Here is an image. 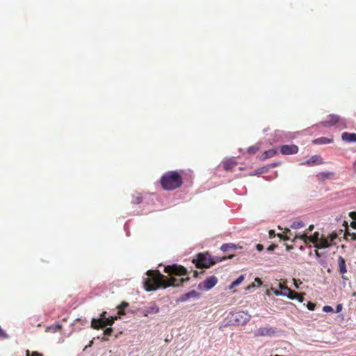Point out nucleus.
Listing matches in <instances>:
<instances>
[{
  "label": "nucleus",
  "instance_id": "obj_1",
  "mask_svg": "<svg viewBox=\"0 0 356 356\" xmlns=\"http://www.w3.org/2000/svg\"><path fill=\"white\" fill-rule=\"evenodd\" d=\"M183 281V279L177 280L174 277L165 279L164 275L158 270H148L147 277L144 278L143 284L146 291H150L159 287L166 288L170 286H179Z\"/></svg>",
  "mask_w": 356,
  "mask_h": 356
},
{
  "label": "nucleus",
  "instance_id": "obj_2",
  "mask_svg": "<svg viewBox=\"0 0 356 356\" xmlns=\"http://www.w3.org/2000/svg\"><path fill=\"white\" fill-rule=\"evenodd\" d=\"M295 238L302 240L305 244L312 243L316 248L323 249L336 245L338 236L335 232H332L327 236L321 235L318 232H315L312 236H307V233H304L296 235Z\"/></svg>",
  "mask_w": 356,
  "mask_h": 356
},
{
  "label": "nucleus",
  "instance_id": "obj_3",
  "mask_svg": "<svg viewBox=\"0 0 356 356\" xmlns=\"http://www.w3.org/2000/svg\"><path fill=\"white\" fill-rule=\"evenodd\" d=\"M161 183L165 190H173L181 185L182 179L177 172L170 171L162 176Z\"/></svg>",
  "mask_w": 356,
  "mask_h": 356
},
{
  "label": "nucleus",
  "instance_id": "obj_4",
  "mask_svg": "<svg viewBox=\"0 0 356 356\" xmlns=\"http://www.w3.org/2000/svg\"><path fill=\"white\" fill-rule=\"evenodd\" d=\"M107 313L103 312L98 320L92 318L91 321V327L93 329H99L104 327L106 325H112L115 320L118 319V316H106Z\"/></svg>",
  "mask_w": 356,
  "mask_h": 356
},
{
  "label": "nucleus",
  "instance_id": "obj_5",
  "mask_svg": "<svg viewBox=\"0 0 356 356\" xmlns=\"http://www.w3.org/2000/svg\"><path fill=\"white\" fill-rule=\"evenodd\" d=\"M251 315L244 311L236 312L231 314V319L238 325H243L250 321Z\"/></svg>",
  "mask_w": 356,
  "mask_h": 356
},
{
  "label": "nucleus",
  "instance_id": "obj_6",
  "mask_svg": "<svg viewBox=\"0 0 356 356\" xmlns=\"http://www.w3.org/2000/svg\"><path fill=\"white\" fill-rule=\"evenodd\" d=\"M215 264L212 260L210 255L206 254H199L197 255L196 266L197 268H209L210 266Z\"/></svg>",
  "mask_w": 356,
  "mask_h": 356
},
{
  "label": "nucleus",
  "instance_id": "obj_7",
  "mask_svg": "<svg viewBox=\"0 0 356 356\" xmlns=\"http://www.w3.org/2000/svg\"><path fill=\"white\" fill-rule=\"evenodd\" d=\"M217 283L218 278L213 275L210 276L203 282H200L197 286V289L200 290L209 291Z\"/></svg>",
  "mask_w": 356,
  "mask_h": 356
},
{
  "label": "nucleus",
  "instance_id": "obj_8",
  "mask_svg": "<svg viewBox=\"0 0 356 356\" xmlns=\"http://www.w3.org/2000/svg\"><path fill=\"white\" fill-rule=\"evenodd\" d=\"M276 330L273 327H260L254 332L255 337H273L275 334Z\"/></svg>",
  "mask_w": 356,
  "mask_h": 356
},
{
  "label": "nucleus",
  "instance_id": "obj_9",
  "mask_svg": "<svg viewBox=\"0 0 356 356\" xmlns=\"http://www.w3.org/2000/svg\"><path fill=\"white\" fill-rule=\"evenodd\" d=\"M165 272L168 274L184 275L186 274V269L181 266L174 264L172 266H166L165 268Z\"/></svg>",
  "mask_w": 356,
  "mask_h": 356
},
{
  "label": "nucleus",
  "instance_id": "obj_10",
  "mask_svg": "<svg viewBox=\"0 0 356 356\" xmlns=\"http://www.w3.org/2000/svg\"><path fill=\"white\" fill-rule=\"evenodd\" d=\"M280 152L284 155L295 154L298 152V147L295 145H284L280 147Z\"/></svg>",
  "mask_w": 356,
  "mask_h": 356
},
{
  "label": "nucleus",
  "instance_id": "obj_11",
  "mask_svg": "<svg viewBox=\"0 0 356 356\" xmlns=\"http://www.w3.org/2000/svg\"><path fill=\"white\" fill-rule=\"evenodd\" d=\"M323 163V159L319 155H314L310 159L300 164L302 165L314 166Z\"/></svg>",
  "mask_w": 356,
  "mask_h": 356
},
{
  "label": "nucleus",
  "instance_id": "obj_12",
  "mask_svg": "<svg viewBox=\"0 0 356 356\" xmlns=\"http://www.w3.org/2000/svg\"><path fill=\"white\" fill-rule=\"evenodd\" d=\"M200 294L198 292L195 291V290H191L189 292L181 296L179 298V301L186 302L188 299H191V298L198 299V298H200Z\"/></svg>",
  "mask_w": 356,
  "mask_h": 356
},
{
  "label": "nucleus",
  "instance_id": "obj_13",
  "mask_svg": "<svg viewBox=\"0 0 356 356\" xmlns=\"http://www.w3.org/2000/svg\"><path fill=\"white\" fill-rule=\"evenodd\" d=\"M341 139L347 143H355L356 142V134L343 132L341 134Z\"/></svg>",
  "mask_w": 356,
  "mask_h": 356
},
{
  "label": "nucleus",
  "instance_id": "obj_14",
  "mask_svg": "<svg viewBox=\"0 0 356 356\" xmlns=\"http://www.w3.org/2000/svg\"><path fill=\"white\" fill-rule=\"evenodd\" d=\"M159 308L155 304H152L144 309L143 312L144 316H147L149 314H156L159 312Z\"/></svg>",
  "mask_w": 356,
  "mask_h": 356
},
{
  "label": "nucleus",
  "instance_id": "obj_15",
  "mask_svg": "<svg viewBox=\"0 0 356 356\" xmlns=\"http://www.w3.org/2000/svg\"><path fill=\"white\" fill-rule=\"evenodd\" d=\"M328 118L330 119L329 120L322 122L324 126H331L340 122L339 117L338 115H330Z\"/></svg>",
  "mask_w": 356,
  "mask_h": 356
},
{
  "label": "nucleus",
  "instance_id": "obj_16",
  "mask_svg": "<svg viewBox=\"0 0 356 356\" xmlns=\"http://www.w3.org/2000/svg\"><path fill=\"white\" fill-rule=\"evenodd\" d=\"M277 153V149H271L267 151H265L260 156L261 160H266L268 158H271L274 156Z\"/></svg>",
  "mask_w": 356,
  "mask_h": 356
},
{
  "label": "nucleus",
  "instance_id": "obj_17",
  "mask_svg": "<svg viewBox=\"0 0 356 356\" xmlns=\"http://www.w3.org/2000/svg\"><path fill=\"white\" fill-rule=\"evenodd\" d=\"M350 216L353 219V221L350 222V226L356 229V211L350 213ZM349 235L351 236L353 240H356V232L351 234L349 233Z\"/></svg>",
  "mask_w": 356,
  "mask_h": 356
},
{
  "label": "nucleus",
  "instance_id": "obj_18",
  "mask_svg": "<svg viewBox=\"0 0 356 356\" xmlns=\"http://www.w3.org/2000/svg\"><path fill=\"white\" fill-rule=\"evenodd\" d=\"M332 142V139L325 138V137H321L316 139H314L312 143L314 144H318V145H324V144H329Z\"/></svg>",
  "mask_w": 356,
  "mask_h": 356
},
{
  "label": "nucleus",
  "instance_id": "obj_19",
  "mask_svg": "<svg viewBox=\"0 0 356 356\" xmlns=\"http://www.w3.org/2000/svg\"><path fill=\"white\" fill-rule=\"evenodd\" d=\"M236 165V161L234 159H229L224 161L223 166L226 170H231Z\"/></svg>",
  "mask_w": 356,
  "mask_h": 356
},
{
  "label": "nucleus",
  "instance_id": "obj_20",
  "mask_svg": "<svg viewBox=\"0 0 356 356\" xmlns=\"http://www.w3.org/2000/svg\"><path fill=\"white\" fill-rule=\"evenodd\" d=\"M338 264L339 267V271L341 274H344L347 272L346 262L344 259L342 257H339L338 259Z\"/></svg>",
  "mask_w": 356,
  "mask_h": 356
},
{
  "label": "nucleus",
  "instance_id": "obj_21",
  "mask_svg": "<svg viewBox=\"0 0 356 356\" xmlns=\"http://www.w3.org/2000/svg\"><path fill=\"white\" fill-rule=\"evenodd\" d=\"M244 279L245 276L243 275H240L236 280L232 282V284L228 287L229 289H232L233 288L240 285Z\"/></svg>",
  "mask_w": 356,
  "mask_h": 356
},
{
  "label": "nucleus",
  "instance_id": "obj_22",
  "mask_svg": "<svg viewBox=\"0 0 356 356\" xmlns=\"http://www.w3.org/2000/svg\"><path fill=\"white\" fill-rule=\"evenodd\" d=\"M62 326L60 324H54L47 327L46 332L55 333L61 330Z\"/></svg>",
  "mask_w": 356,
  "mask_h": 356
},
{
  "label": "nucleus",
  "instance_id": "obj_23",
  "mask_svg": "<svg viewBox=\"0 0 356 356\" xmlns=\"http://www.w3.org/2000/svg\"><path fill=\"white\" fill-rule=\"evenodd\" d=\"M289 298L291 300L297 299L300 302H302L304 300V298L302 296H300L298 293L293 291L291 290V294H289L288 296Z\"/></svg>",
  "mask_w": 356,
  "mask_h": 356
},
{
  "label": "nucleus",
  "instance_id": "obj_24",
  "mask_svg": "<svg viewBox=\"0 0 356 356\" xmlns=\"http://www.w3.org/2000/svg\"><path fill=\"white\" fill-rule=\"evenodd\" d=\"M262 284V282L259 278H255L254 282L247 286L246 290L251 291L252 289L259 287Z\"/></svg>",
  "mask_w": 356,
  "mask_h": 356
},
{
  "label": "nucleus",
  "instance_id": "obj_25",
  "mask_svg": "<svg viewBox=\"0 0 356 356\" xmlns=\"http://www.w3.org/2000/svg\"><path fill=\"white\" fill-rule=\"evenodd\" d=\"M304 226H305V224L303 222L295 221L291 224V227L292 229H300V228L303 227Z\"/></svg>",
  "mask_w": 356,
  "mask_h": 356
},
{
  "label": "nucleus",
  "instance_id": "obj_26",
  "mask_svg": "<svg viewBox=\"0 0 356 356\" xmlns=\"http://www.w3.org/2000/svg\"><path fill=\"white\" fill-rule=\"evenodd\" d=\"M260 149L259 145L257 144L255 145L251 146L248 149V152L250 154H255Z\"/></svg>",
  "mask_w": 356,
  "mask_h": 356
},
{
  "label": "nucleus",
  "instance_id": "obj_27",
  "mask_svg": "<svg viewBox=\"0 0 356 356\" xmlns=\"http://www.w3.org/2000/svg\"><path fill=\"white\" fill-rule=\"evenodd\" d=\"M113 332V329L111 327H108L104 331V337L102 338L104 341H107L108 338L106 336H110Z\"/></svg>",
  "mask_w": 356,
  "mask_h": 356
},
{
  "label": "nucleus",
  "instance_id": "obj_28",
  "mask_svg": "<svg viewBox=\"0 0 356 356\" xmlns=\"http://www.w3.org/2000/svg\"><path fill=\"white\" fill-rule=\"evenodd\" d=\"M332 175H333V173H332V172H321L319 174V177L321 179H328Z\"/></svg>",
  "mask_w": 356,
  "mask_h": 356
},
{
  "label": "nucleus",
  "instance_id": "obj_29",
  "mask_svg": "<svg viewBox=\"0 0 356 356\" xmlns=\"http://www.w3.org/2000/svg\"><path fill=\"white\" fill-rule=\"evenodd\" d=\"M127 306H128V304L127 302H122V305L118 307V308H119L118 314L123 315L124 313V312L122 311V309L127 307Z\"/></svg>",
  "mask_w": 356,
  "mask_h": 356
},
{
  "label": "nucleus",
  "instance_id": "obj_30",
  "mask_svg": "<svg viewBox=\"0 0 356 356\" xmlns=\"http://www.w3.org/2000/svg\"><path fill=\"white\" fill-rule=\"evenodd\" d=\"M282 296H289V294H291V290L289 289L288 287H284V290L282 291Z\"/></svg>",
  "mask_w": 356,
  "mask_h": 356
},
{
  "label": "nucleus",
  "instance_id": "obj_31",
  "mask_svg": "<svg viewBox=\"0 0 356 356\" xmlns=\"http://www.w3.org/2000/svg\"><path fill=\"white\" fill-rule=\"evenodd\" d=\"M323 311L324 312L328 313V312H332L334 311V309L331 306L325 305L323 307Z\"/></svg>",
  "mask_w": 356,
  "mask_h": 356
},
{
  "label": "nucleus",
  "instance_id": "obj_32",
  "mask_svg": "<svg viewBox=\"0 0 356 356\" xmlns=\"http://www.w3.org/2000/svg\"><path fill=\"white\" fill-rule=\"evenodd\" d=\"M307 307L309 310L313 311L315 309L316 305L313 302H309L307 303Z\"/></svg>",
  "mask_w": 356,
  "mask_h": 356
},
{
  "label": "nucleus",
  "instance_id": "obj_33",
  "mask_svg": "<svg viewBox=\"0 0 356 356\" xmlns=\"http://www.w3.org/2000/svg\"><path fill=\"white\" fill-rule=\"evenodd\" d=\"M229 247V244H223V245L221 246L220 249H221V250H222L223 252H225V251H227V250H228Z\"/></svg>",
  "mask_w": 356,
  "mask_h": 356
},
{
  "label": "nucleus",
  "instance_id": "obj_34",
  "mask_svg": "<svg viewBox=\"0 0 356 356\" xmlns=\"http://www.w3.org/2000/svg\"><path fill=\"white\" fill-rule=\"evenodd\" d=\"M133 203L138 204L141 202V197L140 196H137L136 199L132 200Z\"/></svg>",
  "mask_w": 356,
  "mask_h": 356
},
{
  "label": "nucleus",
  "instance_id": "obj_35",
  "mask_svg": "<svg viewBox=\"0 0 356 356\" xmlns=\"http://www.w3.org/2000/svg\"><path fill=\"white\" fill-rule=\"evenodd\" d=\"M342 308H343L342 305L341 304H338L337 307H336V312L337 313L340 312L342 310Z\"/></svg>",
  "mask_w": 356,
  "mask_h": 356
},
{
  "label": "nucleus",
  "instance_id": "obj_36",
  "mask_svg": "<svg viewBox=\"0 0 356 356\" xmlns=\"http://www.w3.org/2000/svg\"><path fill=\"white\" fill-rule=\"evenodd\" d=\"M276 247H277V245H270V246L267 248V250H268V252L273 251V250H275V248Z\"/></svg>",
  "mask_w": 356,
  "mask_h": 356
},
{
  "label": "nucleus",
  "instance_id": "obj_37",
  "mask_svg": "<svg viewBox=\"0 0 356 356\" xmlns=\"http://www.w3.org/2000/svg\"><path fill=\"white\" fill-rule=\"evenodd\" d=\"M256 248H257V250L258 251H259V252H260V251H261V250H264V246H263L262 245H261V244H257V245H256Z\"/></svg>",
  "mask_w": 356,
  "mask_h": 356
},
{
  "label": "nucleus",
  "instance_id": "obj_38",
  "mask_svg": "<svg viewBox=\"0 0 356 356\" xmlns=\"http://www.w3.org/2000/svg\"><path fill=\"white\" fill-rule=\"evenodd\" d=\"M273 292H274L275 295L277 296H282V295L283 294V293H282V291H279V290H274Z\"/></svg>",
  "mask_w": 356,
  "mask_h": 356
},
{
  "label": "nucleus",
  "instance_id": "obj_39",
  "mask_svg": "<svg viewBox=\"0 0 356 356\" xmlns=\"http://www.w3.org/2000/svg\"><path fill=\"white\" fill-rule=\"evenodd\" d=\"M314 228V226L313 225H310L308 229H307V233H309L312 232Z\"/></svg>",
  "mask_w": 356,
  "mask_h": 356
},
{
  "label": "nucleus",
  "instance_id": "obj_40",
  "mask_svg": "<svg viewBox=\"0 0 356 356\" xmlns=\"http://www.w3.org/2000/svg\"><path fill=\"white\" fill-rule=\"evenodd\" d=\"M269 236H270V238H273L275 236V231L273 230H270L269 232Z\"/></svg>",
  "mask_w": 356,
  "mask_h": 356
},
{
  "label": "nucleus",
  "instance_id": "obj_41",
  "mask_svg": "<svg viewBox=\"0 0 356 356\" xmlns=\"http://www.w3.org/2000/svg\"><path fill=\"white\" fill-rule=\"evenodd\" d=\"M31 356H42V355L38 352H33Z\"/></svg>",
  "mask_w": 356,
  "mask_h": 356
},
{
  "label": "nucleus",
  "instance_id": "obj_42",
  "mask_svg": "<svg viewBox=\"0 0 356 356\" xmlns=\"http://www.w3.org/2000/svg\"><path fill=\"white\" fill-rule=\"evenodd\" d=\"M284 286H283L281 283L279 284V288L282 291L284 290Z\"/></svg>",
  "mask_w": 356,
  "mask_h": 356
},
{
  "label": "nucleus",
  "instance_id": "obj_43",
  "mask_svg": "<svg viewBox=\"0 0 356 356\" xmlns=\"http://www.w3.org/2000/svg\"><path fill=\"white\" fill-rule=\"evenodd\" d=\"M294 286H295V287H296V289H298V288H299L298 284H297V282H296V280H294Z\"/></svg>",
  "mask_w": 356,
  "mask_h": 356
},
{
  "label": "nucleus",
  "instance_id": "obj_44",
  "mask_svg": "<svg viewBox=\"0 0 356 356\" xmlns=\"http://www.w3.org/2000/svg\"><path fill=\"white\" fill-rule=\"evenodd\" d=\"M92 344H93V341H90V343H89V344H88V346H87L86 348H87V347H91V346H92Z\"/></svg>",
  "mask_w": 356,
  "mask_h": 356
},
{
  "label": "nucleus",
  "instance_id": "obj_45",
  "mask_svg": "<svg viewBox=\"0 0 356 356\" xmlns=\"http://www.w3.org/2000/svg\"><path fill=\"white\" fill-rule=\"evenodd\" d=\"M26 356H30V351L29 350L26 352Z\"/></svg>",
  "mask_w": 356,
  "mask_h": 356
},
{
  "label": "nucleus",
  "instance_id": "obj_46",
  "mask_svg": "<svg viewBox=\"0 0 356 356\" xmlns=\"http://www.w3.org/2000/svg\"><path fill=\"white\" fill-rule=\"evenodd\" d=\"M315 254H316V257H320V254L317 250L315 251Z\"/></svg>",
  "mask_w": 356,
  "mask_h": 356
},
{
  "label": "nucleus",
  "instance_id": "obj_47",
  "mask_svg": "<svg viewBox=\"0 0 356 356\" xmlns=\"http://www.w3.org/2000/svg\"><path fill=\"white\" fill-rule=\"evenodd\" d=\"M354 168H355V170H356V162L354 164Z\"/></svg>",
  "mask_w": 356,
  "mask_h": 356
}]
</instances>
